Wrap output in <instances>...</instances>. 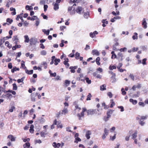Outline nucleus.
I'll return each mask as SVG.
<instances>
[{
  "instance_id": "1",
  "label": "nucleus",
  "mask_w": 148,
  "mask_h": 148,
  "mask_svg": "<svg viewBox=\"0 0 148 148\" xmlns=\"http://www.w3.org/2000/svg\"><path fill=\"white\" fill-rule=\"evenodd\" d=\"M68 12H69L71 15H74L75 13V8L73 6L69 7L68 8Z\"/></svg>"
},
{
  "instance_id": "2",
  "label": "nucleus",
  "mask_w": 148,
  "mask_h": 148,
  "mask_svg": "<svg viewBox=\"0 0 148 148\" xmlns=\"http://www.w3.org/2000/svg\"><path fill=\"white\" fill-rule=\"evenodd\" d=\"M68 12H69L71 15H74L75 13V8L73 6L69 7L68 8Z\"/></svg>"
},
{
  "instance_id": "3",
  "label": "nucleus",
  "mask_w": 148,
  "mask_h": 148,
  "mask_svg": "<svg viewBox=\"0 0 148 148\" xmlns=\"http://www.w3.org/2000/svg\"><path fill=\"white\" fill-rule=\"evenodd\" d=\"M87 115H92L97 113V111L96 109H89L87 111Z\"/></svg>"
},
{
  "instance_id": "4",
  "label": "nucleus",
  "mask_w": 148,
  "mask_h": 148,
  "mask_svg": "<svg viewBox=\"0 0 148 148\" xmlns=\"http://www.w3.org/2000/svg\"><path fill=\"white\" fill-rule=\"evenodd\" d=\"M30 45H35L37 42V39L35 38H32L30 39Z\"/></svg>"
},
{
  "instance_id": "5",
  "label": "nucleus",
  "mask_w": 148,
  "mask_h": 148,
  "mask_svg": "<svg viewBox=\"0 0 148 148\" xmlns=\"http://www.w3.org/2000/svg\"><path fill=\"white\" fill-rule=\"evenodd\" d=\"M75 11L79 14H81L82 12H84V9L80 6H78L75 9Z\"/></svg>"
},
{
  "instance_id": "6",
  "label": "nucleus",
  "mask_w": 148,
  "mask_h": 148,
  "mask_svg": "<svg viewBox=\"0 0 148 148\" xmlns=\"http://www.w3.org/2000/svg\"><path fill=\"white\" fill-rule=\"evenodd\" d=\"M147 23L146 21L145 18H144L142 21V25L143 26V28L145 29L147 27Z\"/></svg>"
},
{
  "instance_id": "7",
  "label": "nucleus",
  "mask_w": 148,
  "mask_h": 148,
  "mask_svg": "<svg viewBox=\"0 0 148 148\" xmlns=\"http://www.w3.org/2000/svg\"><path fill=\"white\" fill-rule=\"evenodd\" d=\"M92 54L93 55H96L97 56H99V53L97 50L94 49L92 51Z\"/></svg>"
},
{
  "instance_id": "8",
  "label": "nucleus",
  "mask_w": 148,
  "mask_h": 148,
  "mask_svg": "<svg viewBox=\"0 0 148 148\" xmlns=\"http://www.w3.org/2000/svg\"><path fill=\"white\" fill-rule=\"evenodd\" d=\"M8 138L10 139L11 141H14L15 140L16 138L12 135H8Z\"/></svg>"
},
{
  "instance_id": "9",
  "label": "nucleus",
  "mask_w": 148,
  "mask_h": 148,
  "mask_svg": "<svg viewBox=\"0 0 148 148\" xmlns=\"http://www.w3.org/2000/svg\"><path fill=\"white\" fill-rule=\"evenodd\" d=\"M91 134V132L90 130L87 131L86 133V136L88 139L90 138V136Z\"/></svg>"
},
{
  "instance_id": "10",
  "label": "nucleus",
  "mask_w": 148,
  "mask_h": 148,
  "mask_svg": "<svg viewBox=\"0 0 148 148\" xmlns=\"http://www.w3.org/2000/svg\"><path fill=\"white\" fill-rule=\"evenodd\" d=\"M61 144L58 143L57 144L56 142H53V143L52 145L55 148H59L61 146Z\"/></svg>"
},
{
  "instance_id": "11",
  "label": "nucleus",
  "mask_w": 148,
  "mask_h": 148,
  "mask_svg": "<svg viewBox=\"0 0 148 148\" xmlns=\"http://www.w3.org/2000/svg\"><path fill=\"white\" fill-rule=\"evenodd\" d=\"M27 19L28 20H30L32 21H34L35 20L38 19V18L37 17L35 16H32V17L29 16L27 17Z\"/></svg>"
},
{
  "instance_id": "12",
  "label": "nucleus",
  "mask_w": 148,
  "mask_h": 148,
  "mask_svg": "<svg viewBox=\"0 0 148 148\" xmlns=\"http://www.w3.org/2000/svg\"><path fill=\"white\" fill-rule=\"evenodd\" d=\"M98 34V33L97 31H95L93 33L90 32V36L91 38H93L96 35Z\"/></svg>"
},
{
  "instance_id": "13",
  "label": "nucleus",
  "mask_w": 148,
  "mask_h": 148,
  "mask_svg": "<svg viewBox=\"0 0 148 148\" xmlns=\"http://www.w3.org/2000/svg\"><path fill=\"white\" fill-rule=\"evenodd\" d=\"M37 122L42 123L45 122V120L44 118H40L38 119Z\"/></svg>"
},
{
  "instance_id": "14",
  "label": "nucleus",
  "mask_w": 148,
  "mask_h": 148,
  "mask_svg": "<svg viewBox=\"0 0 148 148\" xmlns=\"http://www.w3.org/2000/svg\"><path fill=\"white\" fill-rule=\"evenodd\" d=\"M138 132L136 130L134 133L132 135V138L134 139L137 136V134Z\"/></svg>"
},
{
  "instance_id": "15",
  "label": "nucleus",
  "mask_w": 148,
  "mask_h": 148,
  "mask_svg": "<svg viewBox=\"0 0 148 148\" xmlns=\"http://www.w3.org/2000/svg\"><path fill=\"white\" fill-rule=\"evenodd\" d=\"M25 40V42H28L30 41V40L29 39V38L28 35H26L24 36Z\"/></svg>"
},
{
  "instance_id": "16",
  "label": "nucleus",
  "mask_w": 148,
  "mask_h": 148,
  "mask_svg": "<svg viewBox=\"0 0 148 148\" xmlns=\"http://www.w3.org/2000/svg\"><path fill=\"white\" fill-rule=\"evenodd\" d=\"M59 5L57 3H55L54 5L53 9L55 10H57L59 9Z\"/></svg>"
},
{
  "instance_id": "17",
  "label": "nucleus",
  "mask_w": 148,
  "mask_h": 148,
  "mask_svg": "<svg viewBox=\"0 0 148 148\" xmlns=\"http://www.w3.org/2000/svg\"><path fill=\"white\" fill-rule=\"evenodd\" d=\"M31 101H36L35 98L36 96H35L34 94V93H32L31 94Z\"/></svg>"
},
{
  "instance_id": "18",
  "label": "nucleus",
  "mask_w": 148,
  "mask_h": 148,
  "mask_svg": "<svg viewBox=\"0 0 148 148\" xmlns=\"http://www.w3.org/2000/svg\"><path fill=\"white\" fill-rule=\"evenodd\" d=\"M42 31V32L47 35L48 36L49 35L50 32V30L49 29L46 30L45 29H43Z\"/></svg>"
},
{
  "instance_id": "19",
  "label": "nucleus",
  "mask_w": 148,
  "mask_h": 148,
  "mask_svg": "<svg viewBox=\"0 0 148 148\" xmlns=\"http://www.w3.org/2000/svg\"><path fill=\"white\" fill-rule=\"evenodd\" d=\"M68 112V110L67 108H64V109L62 111V114H65Z\"/></svg>"
},
{
  "instance_id": "20",
  "label": "nucleus",
  "mask_w": 148,
  "mask_h": 148,
  "mask_svg": "<svg viewBox=\"0 0 148 148\" xmlns=\"http://www.w3.org/2000/svg\"><path fill=\"white\" fill-rule=\"evenodd\" d=\"M19 70V69L18 68H17L16 66H14L13 69H12L11 72L12 73H14L15 71H18Z\"/></svg>"
},
{
  "instance_id": "21",
  "label": "nucleus",
  "mask_w": 148,
  "mask_h": 148,
  "mask_svg": "<svg viewBox=\"0 0 148 148\" xmlns=\"http://www.w3.org/2000/svg\"><path fill=\"white\" fill-rule=\"evenodd\" d=\"M25 72L26 73L28 74L31 75L33 74V70H31L29 71L27 69H26L25 70Z\"/></svg>"
},
{
  "instance_id": "22",
  "label": "nucleus",
  "mask_w": 148,
  "mask_h": 148,
  "mask_svg": "<svg viewBox=\"0 0 148 148\" xmlns=\"http://www.w3.org/2000/svg\"><path fill=\"white\" fill-rule=\"evenodd\" d=\"M130 101L134 105L136 104L137 102V100H134L132 99H130Z\"/></svg>"
},
{
  "instance_id": "23",
  "label": "nucleus",
  "mask_w": 148,
  "mask_h": 148,
  "mask_svg": "<svg viewBox=\"0 0 148 148\" xmlns=\"http://www.w3.org/2000/svg\"><path fill=\"white\" fill-rule=\"evenodd\" d=\"M41 65L44 66V68L46 69L47 68V64L46 62H43L41 63Z\"/></svg>"
},
{
  "instance_id": "24",
  "label": "nucleus",
  "mask_w": 148,
  "mask_h": 148,
  "mask_svg": "<svg viewBox=\"0 0 148 148\" xmlns=\"http://www.w3.org/2000/svg\"><path fill=\"white\" fill-rule=\"evenodd\" d=\"M106 86L105 84H103L100 87V89L101 90H106Z\"/></svg>"
},
{
  "instance_id": "25",
  "label": "nucleus",
  "mask_w": 148,
  "mask_h": 148,
  "mask_svg": "<svg viewBox=\"0 0 148 148\" xmlns=\"http://www.w3.org/2000/svg\"><path fill=\"white\" fill-rule=\"evenodd\" d=\"M134 35L132 36V38L133 40L137 39L138 38V34L137 33L135 32Z\"/></svg>"
},
{
  "instance_id": "26",
  "label": "nucleus",
  "mask_w": 148,
  "mask_h": 148,
  "mask_svg": "<svg viewBox=\"0 0 148 148\" xmlns=\"http://www.w3.org/2000/svg\"><path fill=\"white\" fill-rule=\"evenodd\" d=\"M30 147V144L29 142L26 143L23 145V147L24 148H25L27 147Z\"/></svg>"
},
{
  "instance_id": "27",
  "label": "nucleus",
  "mask_w": 148,
  "mask_h": 148,
  "mask_svg": "<svg viewBox=\"0 0 148 148\" xmlns=\"http://www.w3.org/2000/svg\"><path fill=\"white\" fill-rule=\"evenodd\" d=\"M100 60V59L99 57H97L96 59V63L98 65H99L100 64V63L99 62Z\"/></svg>"
},
{
  "instance_id": "28",
  "label": "nucleus",
  "mask_w": 148,
  "mask_h": 148,
  "mask_svg": "<svg viewBox=\"0 0 148 148\" xmlns=\"http://www.w3.org/2000/svg\"><path fill=\"white\" fill-rule=\"evenodd\" d=\"M60 62V60L59 59H56L54 60V64L56 65H57L58 64V63Z\"/></svg>"
},
{
  "instance_id": "29",
  "label": "nucleus",
  "mask_w": 148,
  "mask_h": 148,
  "mask_svg": "<svg viewBox=\"0 0 148 148\" xmlns=\"http://www.w3.org/2000/svg\"><path fill=\"white\" fill-rule=\"evenodd\" d=\"M19 18V19H21V20L22 22H23L24 20H23L22 16H20L19 15L17 16V17L16 18V20H18Z\"/></svg>"
},
{
  "instance_id": "30",
  "label": "nucleus",
  "mask_w": 148,
  "mask_h": 148,
  "mask_svg": "<svg viewBox=\"0 0 148 148\" xmlns=\"http://www.w3.org/2000/svg\"><path fill=\"white\" fill-rule=\"evenodd\" d=\"M81 141V139L79 137H78L75 139L74 143H77L78 142H80Z\"/></svg>"
},
{
  "instance_id": "31",
  "label": "nucleus",
  "mask_w": 148,
  "mask_h": 148,
  "mask_svg": "<svg viewBox=\"0 0 148 148\" xmlns=\"http://www.w3.org/2000/svg\"><path fill=\"white\" fill-rule=\"evenodd\" d=\"M47 51L45 50L42 51L40 52V54L42 56L46 55L47 54Z\"/></svg>"
},
{
  "instance_id": "32",
  "label": "nucleus",
  "mask_w": 148,
  "mask_h": 148,
  "mask_svg": "<svg viewBox=\"0 0 148 148\" xmlns=\"http://www.w3.org/2000/svg\"><path fill=\"white\" fill-rule=\"evenodd\" d=\"M25 78V77H23L21 79H18L17 80V82L18 83H20V82H23V81H24Z\"/></svg>"
},
{
  "instance_id": "33",
  "label": "nucleus",
  "mask_w": 148,
  "mask_h": 148,
  "mask_svg": "<svg viewBox=\"0 0 148 148\" xmlns=\"http://www.w3.org/2000/svg\"><path fill=\"white\" fill-rule=\"evenodd\" d=\"M32 7L31 6H29L28 5H27L25 6V9L27 10H31L32 9Z\"/></svg>"
},
{
  "instance_id": "34",
  "label": "nucleus",
  "mask_w": 148,
  "mask_h": 148,
  "mask_svg": "<svg viewBox=\"0 0 148 148\" xmlns=\"http://www.w3.org/2000/svg\"><path fill=\"white\" fill-rule=\"evenodd\" d=\"M57 126L58 128H62V125L61 123L59 121H58Z\"/></svg>"
},
{
  "instance_id": "35",
  "label": "nucleus",
  "mask_w": 148,
  "mask_h": 148,
  "mask_svg": "<svg viewBox=\"0 0 148 148\" xmlns=\"http://www.w3.org/2000/svg\"><path fill=\"white\" fill-rule=\"evenodd\" d=\"M13 86V89L14 90H16L17 89V86L15 83H14L12 84Z\"/></svg>"
},
{
  "instance_id": "36",
  "label": "nucleus",
  "mask_w": 148,
  "mask_h": 148,
  "mask_svg": "<svg viewBox=\"0 0 148 148\" xmlns=\"http://www.w3.org/2000/svg\"><path fill=\"white\" fill-rule=\"evenodd\" d=\"M82 112H82V115L83 116H84V112L85 111L87 112V110H86V108H82Z\"/></svg>"
},
{
  "instance_id": "37",
  "label": "nucleus",
  "mask_w": 148,
  "mask_h": 148,
  "mask_svg": "<svg viewBox=\"0 0 148 148\" xmlns=\"http://www.w3.org/2000/svg\"><path fill=\"white\" fill-rule=\"evenodd\" d=\"M116 67L114 66H112L111 65H110L109 67V69L111 70H112L114 69H116Z\"/></svg>"
},
{
  "instance_id": "38",
  "label": "nucleus",
  "mask_w": 148,
  "mask_h": 148,
  "mask_svg": "<svg viewBox=\"0 0 148 148\" xmlns=\"http://www.w3.org/2000/svg\"><path fill=\"white\" fill-rule=\"evenodd\" d=\"M40 134L41 137H45V135L46 134H45L43 132H41Z\"/></svg>"
},
{
  "instance_id": "39",
  "label": "nucleus",
  "mask_w": 148,
  "mask_h": 148,
  "mask_svg": "<svg viewBox=\"0 0 148 148\" xmlns=\"http://www.w3.org/2000/svg\"><path fill=\"white\" fill-rule=\"evenodd\" d=\"M75 58L77 59H79V57L80 56V54L78 52H76L75 54Z\"/></svg>"
},
{
  "instance_id": "40",
  "label": "nucleus",
  "mask_w": 148,
  "mask_h": 148,
  "mask_svg": "<svg viewBox=\"0 0 148 148\" xmlns=\"http://www.w3.org/2000/svg\"><path fill=\"white\" fill-rule=\"evenodd\" d=\"M92 96L91 95L90 93H89L88 94V95L87 96V98L86 99V100L87 101L90 100V98Z\"/></svg>"
},
{
  "instance_id": "41",
  "label": "nucleus",
  "mask_w": 148,
  "mask_h": 148,
  "mask_svg": "<svg viewBox=\"0 0 148 148\" xmlns=\"http://www.w3.org/2000/svg\"><path fill=\"white\" fill-rule=\"evenodd\" d=\"M109 130H107L106 128H105L104 129V134H105L106 136L108 135V134Z\"/></svg>"
},
{
  "instance_id": "42",
  "label": "nucleus",
  "mask_w": 148,
  "mask_h": 148,
  "mask_svg": "<svg viewBox=\"0 0 148 148\" xmlns=\"http://www.w3.org/2000/svg\"><path fill=\"white\" fill-rule=\"evenodd\" d=\"M108 73H109L111 74H112V76L111 77V78H113V77H115V74L114 73H113L112 71H108Z\"/></svg>"
},
{
  "instance_id": "43",
  "label": "nucleus",
  "mask_w": 148,
  "mask_h": 148,
  "mask_svg": "<svg viewBox=\"0 0 148 148\" xmlns=\"http://www.w3.org/2000/svg\"><path fill=\"white\" fill-rule=\"evenodd\" d=\"M85 80L86 82L88 84H90L91 83V81L89 79V78L88 77H86L85 78Z\"/></svg>"
},
{
  "instance_id": "44",
  "label": "nucleus",
  "mask_w": 148,
  "mask_h": 148,
  "mask_svg": "<svg viewBox=\"0 0 148 148\" xmlns=\"http://www.w3.org/2000/svg\"><path fill=\"white\" fill-rule=\"evenodd\" d=\"M12 3V1H9V2H8L7 3L6 6L7 7L9 8V5L10 4H11Z\"/></svg>"
},
{
  "instance_id": "45",
  "label": "nucleus",
  "mask_w": 148,
  "mask_h": 148,
  "mask_svg": "<svg viewBox=\"0 0 148 148\" xmlns=\"http://www.w3.org/2000/svg\"><path fill=\"white\" fill-rule=\"evenodd\" d=\"M127 48L126 47H124L123 48H122L120 49L119 51L121 52H124L126 51L127 50Z\"/></svg>"
},
{
  "instance_id": "46",
  "label": "nucleus",
  "mask_w": 148,
  "mask_h": 148,
  "mask_svg": "<svg viewBox=\"0 0 148 148\" xmlns=\"http://www.w3.org/2000/svg\"><path fill=\"white\" fill-rule=\"evenodd\" d=\"M18 40V39L17 36H14L12 38V40L14 41L15 40Z\"/></svg>"
},
{
  "instance_id": "47",
  "label": "nucleus",
  "mask_w": 148,
  "mask_h": 148,
  "mask_svg": "<svg viewBox=\"0 0 148 148\" xmlns=\"http://www.w3.org/2000/svg\"><path fill=\"white\" fill-rule=\"evenodd\" d=\"M77 116L79 117V120H81V118L82 117H83L84 116H83L82 115V112L81 113V114H77Z\"/></svg>"
},
{
  "instance_id": "48",
  "label": "nucleus",
  "mask_w": 148,
  "mask_h": 148,
  "mask_svg": "<svg viewBox=\"0 0 148 148\" xmlns=\"http://www.w3.org/2000/svg\"><path fill=\"white\" fill-rule=\"evenodd\" d=\"M118 108L121 109V112H123L124 111V108L122 106H118Z\"/></svg>"
},
{
  "instance_id": "49",
  "label": "nucleus",
  "mask_w": 148,
  "mask_h": 148,
  "mask_svg": "<svg viewBox=\"0 0 148 148\" xmlns=\"http://www.w3.org/2000/svg\"><path fill=\"white\" fill-rule=\"evenodd\" d=\"M65 83L66 86H68L70 84V82L69 81L66 80L65 81Z\"/></svg>"
},
{
  "instance_id": "50",
  "label": "nucleus",
  "mask_w": 148,
  "mask_h": 148,
  "mask_svg": "<svg viewBox=\"0 0 148 148\" xmlns=\"http://www.w3.org/2000/svg\"><path fill=\"white\" fill-rule=\"evenodd\" d=\"M63 63L64 65H65L67 67H68L69 66V64L68 63V62H66V61H64L63 62Z\"/></svg>"
},
{
  "instance_id": "51",
  "label": "nucleus",
  "mask_w": 148,
  "mask_h": 148,
  "mask_svg": "<svg viewBox=\"0 0 148 148\" xmlns=\"http://www.w3.org/2000/svg\"><path fill=\"white\" fill-rule=\"evenodd\" d=\"M69 69L71 70V73H74L75 72V71L74 69H73V66H70L69 67Z\"/></svg>"
},
{
  "instance_id": "52",
  "label": "nucleus",
  "mask_w": 148,
  "mask_h": 148,
  "mask_svg": "<svg viewBox=\"0 0 148 148\" xmlns=\"http://www.w3.org/2000/svg\"><path fill=\"white\" fill-rule=\"evenodd\" d=\"M41 16L43 17V18L44 19H47L48 17L47 16L45 15L43 13H42L41 14Z\"/></svg>"
},
{
  "instance_id": "53",
  "label": "nucleus",
  "mask_w": 148,
  "mask_h": 148,
  "mask_svg": "<svg viewBox=\"0 0 148 148\" xmlns=\"http://www.w3.org/2000/svg\"><path fill=\"white\" fill-rule=\"evenodd\" d=\"M7 22L9 23L10 24L12 23L13 21V20L12 19H10L9 18H8L6 20Z\"/></svg>"
},
{
  "instance_id": "54",
  "label": "nucleus",
  "mask_w": 148,
  "mask_h": 148,
  "mask_svg": "<svg viewBox=\"0 0 148 148\" xmlns=\"http://www.w3.org/2000/svg\"><path fill=\"white\" fill-rule=\"evenodd\" d=\"M15 109V107L13 106L11 107V109H10L9 110V111L10 112H12Z\"/></svg>"
},
{
  "instance_id": "55",
  "label": "nucleus",
  "mask_w": 148,
  "mask_h": 148,
  "mask_svg": "<svg viewBox=\"0 0 148 148\" xmlns=\"http://www.w3.org/2000/svg\"><path fill=\"white\" fill-rule=\"evenodd\" d=\"M147 60L146 58H144L143 60L142 63L143 65L146 64V60Z\"/></svg>"
},
{
  "instance_id": "56",
  "label": "nucleus",
  "mask_w": 148,
  "mask_h": 148,
  "mask_svg": "<svg viewBox=\"0 0 148 148\" xmlns=\"http://www.w3.org/2000/svg\"><path fill=\"white\" fill-rule=\"evenodd\" d=\"M35 144H36L37 143H38L40 144L42 143V142H41V140L40 139H39L38 140H35Z\"/></svg>"
},
{
  "instance_id": "57",
  "label": "nucleus",
  "mask_w": 148,
  "mask_h": 148,
  "mask_svg": "<svg viewBox=\"0 0 148 148\" xmlns=\"http://www.w3.org/2000/svg\"><path fill=\"white\" fill-rule=\"evenodd\" d=\"M107 95L110 98H111L112 97V94L111 92H109L107 93Z\"/></svg>"
},
{
  "instance_id": "58",
  "label": "nucleus",
  "mask_w": 148,
  "mask_h": 148,
  "mask_svg": "<svg viewBox=\"0 0 148 148\" xmlns=\"http://www.w3.org/2000/svg\"><path fill=\"white\" fill-rule=\"evenodd\" d=\"M8 67L9 69H11L12 67V63H10L8 65Z\"/></svg>"
},
{
  "instance_id": "59",
  "label": "nucleus",
  "mask_w": 148,
  "mask_h": 148,
  "mask_svg": "<svg viewBox=\"0 0 148 148\" xmlns=\"http://www.w3.org/2000/svg\"><path fill=\"white\" fill-rule=\"evenodd\" d=\"M107 116L106 117V118L105 120V121H107L108 120V119L109 118H110L111 116L110 114H109V113H107Z\"/></svg>"
},
{
  "instance_id": "60",
  "label": "nucleus",
  "mask_w": 148,
  "mask_h": 148,
  "mask_svg": "<svg viewBox=\"0 0 148 148\" xmlns=\"http://www.w3.org/2000/svg\"><path fill=\"white\" fill-rule=\"evenodd\" d=\"M55 80H61L60 77L59 76H57L56 77L54 78Z\"/></svg>"
},
{
  "instance_id": "61",
  "label": "nucleus",
  "mask_w": 148,
  "mask_h": 148,
  "mask_svg": "<svg viewBox=\"0 0 148 148\" xmlns=\"http://www.w3.org/2000/svg\"><path fill=\"white\" fill-rule=\"evenodd\" d=\"M118 56L119 57H121V60H122L123 55L122 54V53H121V52L119 53L118 54Z\"/></svg>"
},
{
  "instance_id": "62",
  "label": "nucleus",
  "mask_w": 148,
  "mask_h": 148,
  "mask_svg": "<svg viewBox=\"0 0 148 148\" xmlns=\"http://www.w3.org/2000/svg\"><path fill=\"white\" fill-rule=\"evenodd\" d=\"M45 3V0H41L40 3L41 5L44 4Z\"/></svg>"
},
{
  "instance_id": "63",
  "label": "nucleus",
  "mask_w": 148,
  "mask_h": 148,
  "mask_svg": "<svg viewBox=\"0 0 148 148\" xmlns=\"http://www.w3.org/2000/svg\"><path fill=\"white\" fill-rule=\"evenodd\" d=\"M48 7V6L47 5H44V11L45 12L47 10V9Z\"/></svg>"
},
{
  "instance_id": "64",
  "label": "nucleus",
  "mask_w": 148,
  "mask_h": 148,
  "mask_svg": "<svg viewBox=\"0 0 148 148\" xmlns=\"http://www.w3.org/2000/svg\"><path fill=\"white\" fill-rule=\"evenodd\" d=\"M138 104L140 106H142L143 107L145 105L144 103L143 102H140L138 103Z\"/></svg>"
}]
</instances>
